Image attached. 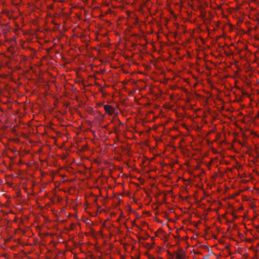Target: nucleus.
I'll use <instances>...</instances> for the list:
<instances>
[{"instance_id": "f257e3e1", "label": "nucleus", "mask_w": 259, "mask_h": 259, "mask_svg": "<svg viewBox=\"0 0 259 259\" xmlns=\"http://www.w3.org/2000/svg\"><path fill=\"white\" fill-rule=\"evenodd\" d=\"M104 110L107 114L112 115L115 113V108L110 105H103Z\"/></svg>"}, {"instance_id": "f03ea898", "label": "nucleus", "mask_w": 259, "mask_h": 259, "mask_svg": "<svg viewBox=\"0 0 259 259\" xmlns=\"http://www.w3.org/2000/svg\"><path fill=\"white\" fill-rule=\"evenodd\" d=\"M180 252H178L177 251L175 252V253L176 256V258L177 259H184V257L186 255L185 252L182 249H181L180 250Z\"/></svg>"}, {"instance_id": "7ed1b4c3", "label": "nucleus", "mask_w": 259, "mask_h": 259, "mask_svg": "<svg viewBox=\"0 0 259 259\" xmlns=\"http://www.w3.org/2000/svg\"><path fill=\"white\" fill-rule=\"evenodd\" d=\"M20 134L21 136H22L25 138H27V137H28V135L27 134L21 133Z\"/></svg>"}, {"instance_id": "20e7f679", "label": "nucleus", "mask_w": 259, "mask_h": 259, "mask_svg": "<svg viewBox=\"0 0 259 259\" xmlns=\"http://www.w3.org/2000/svg\"><path fill=\"white\" fill-rule=\"evenodd\" d=\"M251 134H252V135H254V136H257V134H256V133H255L254 131L251 130Z\"/></svg>"}, {"instance_id": "39448f33", "label": "nucleus", "mask_w": 259, "mask_h": 259, "mask_svg": "<svg viewBox=\"0 0 259 259\" xmlns=\"http://www.w3.org/2000/svg\"><path fill=\"white\" fill-rule=\"evenodd\" d=\"M93 132V134L95 135V136H96V131L97 132H100L101 131H92Z\"/></svg>"}, {"instance_id": "423d86ee", "label": "nucleus", "mask_w": 259, "mask_h": 259, "mask_svg": "<svg viewBox=\"0 0 259 259\" xmlns=\"http://www.w3.org/2000/svg\"><path fill=\"white\" fill-rule=\"evenodd\" d=\"M99 134L100 135V137H102V133L101 132H100V133H99Z\"/></svg>"}, {"instance_id": "0eeeda50", "label": "nucleus", "mask_w": 259, "mask_h": 259, "mask_svg": "<svg viewBox=\"0 0 259 259\" xmlns=\"http://www.w3.org/2000/svg\"><path fill=\"white\" fill-rule=\"evenodd\" d=\"M13 131L14 132V133H15L17 134V133H16L17 131L14 130V131Z\"/></svg>"}]
</instances>
